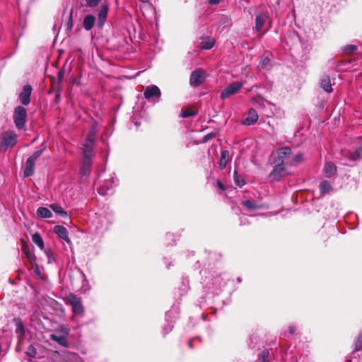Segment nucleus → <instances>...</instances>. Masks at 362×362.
Masks as SVG:
<instances>
[{"mask_svg": "<svg viewBox=\"0 0 362 362\" xmlns=\"http://www.w3.org/2000/svg\"><path fill=\"white\" fill-rule=\"evenodd\" d=\"M50 338L57 342L59 344L66 346L67 345L66 338L63 335H59L57 334H52Z\"/></svg>", "mask_w": 362, "mask_h": 362, "instance_id": "obj_30", "label": "nucleus"}, {"mask_svg": "<svg viewBox=\"0 0 362 362\" xmlns=\"http://www.w3.org/2000/svg\"><path fill=\"white\" fill-rule=\"evenodd\" d=\"M295 331H296V328H295L294 326L290 325L288 327V333H289L290 335L293 334L295 333Z\"/></svg>", "mask_w": 362, "mask_h": 362, "instance_id": "obj_42", "label": "nucleus"}, {"mask_svg": "<svg viewBox=\"0 0 362 362\" xmlns=\"http://www.w3.org/2000/svg\"><path fill=\"white\" fill-rule=\"evenodd\" d=\"M95 23V17L93 15H87L83 21V27L86 30H90Z\"/></svg>", "mask_w": 362, "mask_h": 362, "instance_id": "obj_16", "label": "nucleus"}, {"mask_svg": "<svg viewBox=\"0 0 362 362\" xmlns=\"http://www.w3.org/2000/svg\"><path fill=\"white\" fill-rule=\"evenodd\" d=\"M215 43V40L211 37H203L200 42V48L202 49H211Z\"/></svg>", "mask_w": 362, "mask_h": 362, "instance_id": "obj_20", "label": "nucleus"}, {"mask_svg": "<svg viewBox=\"0 0 362 362\" xmlns=\"http://www.w3.org/2000/svg\"><path fill=\"white\" fill-rule=\"evenodd\" d=\"M144 96L148 101L158 102L161 96V92L157 86L151 85L146 88Z\"/></svg>", "mask_w": 362, "mask_h": 362, "instance_id": "obj_8", "label": "nucleus"}, {"mask_svg": "<svg viewBox=\"0 0 362 362\" xmlns=\"http://www.w3.org/2000/svg\"><path fill=\"white\" fill-rule=\"evenodd\" d=\"M13 119L17 129H23L27 119L26 109L21 105L16 106L13 111Z\"/></svg>", "mask_w": 362, "mask_h": 362, "instance_id": "obj_3", "label": "nucleus"}, {"mask_svg": "<svg viewBox=\"0 0 362 362\" xmlns=\"http://www.w3.org/2000/svg\"><path fill=\"white\" fill-rule=\"evenodd\" d=\"M114 185H116V184L115 183V181L112 179L107 180L105 181L103 185L98 188V193L103 196L108 194V190L112 189Z\"/></svg>", "mask_w": 362, "mask_h": 362, "instance_id": "obj_14", "label": "nucleus"}, {"mask_svg": "<svg viewBox=\"0 0 362 362\" xmlns=\"http://www.w3.org/2000/svg\"><path fill=\"white\" fill-rule=\"evenodd\" d=\"M97 133H98L97 126H96V124H93L90 127V129L89 130L87 138L91 139H95Z\"/></svg>", "mask_w": 362, "mask_h": 362, "instance_id": "obj_35", "label": "nucleus"}, {"mask_svg": "<svg viewBox=\"0 0 362 362\" xmlns=\"http://www.w3.org/2000/svg\"><path fill=\"white\" fill-rule=\"evenodd\" d=\"M356 49V47L355 45H349L346 48V50L349 52H353Z\"/></svg>", "mask_w": 362, "mask_h": 362, "instance_id": "obj_43", "label": "nucleus"}, {"mask_svg": "<svg viewBox=\"0 0 362 362\" xmlns=\"http://www.w3.org/2000/svg\"><path fill=\"white\" fill-rule=\"evenodd\" d=\"M274 168L272 171L269 173V178L273 181H279L282 177L286 176L290 173L289 168L291 166H288L284 164L280 163H273Z\"/></svg>", "mask_w": 362, "mask_h": 362, "instance_id": "obj_5", "label": "nucleus"}, {"mask_svg": "<svg viewBox=\"0 0 362 362\" xmlns=\"http://www.w3.org/2000/svg\"><path fill=\"white\" fill-rule=\"evenodd\" d=\"M323 172L325 176L330 177L337 172L336 166L332 163H327L324 167Z\"/></svg>", "mask_w": 362, "mask_h": 362, "instance_id": "obj_23", "label": "nucleus"}, {"mask_svg": "<svg viewBox=\"0 0 362 362\" xmlns=\"http://www.w3.org/2000/svg\"><path fill=\"white\" fill-rule=\"evenodd\" d=\"M320 190L322 195L329 193L332 190V187L329 181L324 180L320 184Z\"/></svg>", "mask_w": 362, "mask_h": 362, "instance_id": "obj_29", "label": "nucleus"}, {"mask_svg": "<svg viewBox=\"0 0 362 362\" xmlns=\"http://www.w3.org/2000/svg\"><path fill=\"white\" fill-rule=\"evenodd\" d=\"M233 177H234V182L237 185L242 187L245 185L244 180L243 179V177L240 175H239L238 174L237 171H235V170L234 171Z\"/></svg>", "mask_w": 362, "mask_h": 362, "instance_id": "obj_34", "label": "nucleus"}, {"mask_svg": "<svg viewBox=\"0 0 362 362\" xmlns=\"http://www.w3.org/2000/svg\"><path fill=\"white\" fill-rule=\"evenodd\" d=\"M321 88L327 93H331L332 91V83L329 76L327 75H323L320 80Z\"/></svg>", "mask_w": 362, "mask_h": 362, "instance_id": "obj_21", "label": "nucleus"}, {"mask_svg": "<svg viewBox=\"0 0 362 362\" xmlns=\"http://www.w3.org/2000/svg\"><path fill=\"white\" fill-rule=\"evenodd\" d=\"M16 333L18 339V343L21 344L24 340L25 337V329L23 324L21 321H19L16 323Z\"/></svg>", "mask_w": 362, "mask_h": 362, "instance_id": "obj_22", "label": "nucleus"}, {"mask_svg": "<svg viewBox=\"0 0 362 362\" xmlns=\"http://www.w3.org/2000/svg\"><path fill=\"white\" fill-rule=\"evenodd\" d=\"M173 327V325L172 324V322H170L168 324V326H165L164 328H163V332L164 334H167L168 332H169L170 331L172 330Z\"/></svg>", "mask_w": 362, "mask_h": 362, "instance_id": "obj_41", "label": "nucleus"}, {"mask_svg": "<svg viewBox=\"0 0 362 362\" xmlns=\"http://www.w3.org/2000/svg\"><path fill=\"white\" fill-rule=\"evenodd\" d=\"M210 138H211V136L210 134H208V135L205 136V137H204L205 141H207Z\"/></svg>", "mask_w": 362, "mask_h": 362, "instance_id": "obj_47", "label": "nucleus"}, {"mask_svg": "<svg viewBox=\"0 0 362 362\" xmlns=\"http://www.w3.org/2000/svg\"><path fill=\"white\" fill-rule=\"evenodd\" d=\"M32 240L41 250H44V241L40 233H34L32 235Z\"/></svg>", "mask_w": 362, "mask_h": 362, "instance_id": "obj_28", "label": "nucleus"}, {"mask_svg": "<svg viewBox=\"0 0 362 362\" xmlns=\"http://www.w3.org/2000/svg\"><path fill=\"white\" fill-rule=\"evenodd\" d=\"M91 158H84L83 166L81 169V174L83 176H86L90 173L91 166Z\"/></svg>", "mask_w": 362, "mask_h": 362, "instance_id": "obj_25", "label": "nucleus"}, {"mask_svg": "<svg viewBox=\"0 0 362 362\" xmlns=\"http://www.w3.org/2000/svg\"><path fill=\"white\" fill-rule=\"evenodd\" d=\"M217 184H218V186L219 188H221L222 189H224L223 184L220 181H218Z\"/></svg>", "mask_w": 362, "mask_h": 362, "instance_id": "obj_46", "label": "nucleus"}, {"mask_svg": "<svg viewBox=\"0 0 362 362\" xmlns=\"http://www.w3.org/2000/svg\"><path fill=\"white\" fill-rule=\"evenodd\" d=\"M269 19V15L267 13H260L257 15L255 18V29L257 32H259L262 30L265 23Z\"/></svg>", "mask_w": 362, "mask_h": 362, "instance_id": "obj_12", "label": "nucleus"}, {"mask_svg": "<svg viewBox=\"0 0 362 362\" xmlns=\"http://www.w3.org/2000/svg\"><path fill=\"white\" fill-rule=\"evenodd\" d=\"M104 222H105L104 219H99L98 220V224L101 223V225H100V226L95 225V228L99 232H103V230L107 229L106 224H105V225L103 224Z\"/></svg>", "mask_w": 362, "mask_h": 362, "instance_id": "obj_36", "label": "nucleus"}, {"mask_svg": "<svg viewBox=\"0 0 362 362\" xmlns=\"http://www.w3.org/2000/svg\"><path fill=\"white\" fill-rule=\"evenodd\" d=\"M21 250L30 263L33 264L35 262L36 257L35 254L30 250V247L26 243H23Z\"/></svg>", "mask_w": 362, "mask_h": 362, "instance_id": "obj_15", "label": "nucleus"}, {"mask_svg": "<svg viewBox=\"0 0 362 362\" xmlns=\"http://www.w3.org/2000/svg\"><path fill=\"white\" fill-rule=\"evenodd\" d=\"M269 353L268 350H263L259 355L257 358L258 362H269Z\"/></svg>", "mask_w": 362, "mask_h": 362, "instance_id": "obj_32", "label": "nucleus"}, {"mask_svg": "<svg viewBox=\"0 0 362 362\" xmlns=\"http://www.w3.org/2000/svg\"><path fill=\"white\" fill-rule=\"evenodd\" d=\"M95 139L86 138L84 144H83V156L86 158L93 157V148L94 146Z\"/></svg>", "mask_w": 362, "mask_h": 362, "instance_id": "obj_11", "label": "nucleus"}, {"mask_svg": "<svg viewBox=\"0 0 362 362\" xmlns=\"http://www.w3.org/2000/svg\"><path fill=\"white\" fill-rule=\"evenodd\" d=\"M66 301L71 306V310L74 315L83 316L84 309L81 298L74 294H69L67 296Z\"/></svg>", "mask_w": 362, "mask_h": 362, "instance_id": "obj_6", "label": "nucleus"}, {"mask_svg": "<svg viewBox=\"0 0 362 362\" xmlns=\"http://www.w3.org/2000/svg\"><path fill=\"white\" fill-rule=\"evenodd\" d=\"M362 349V335L358 336L356 341V350H360Z\"/></svg>", "mask_w": 362, "mask_h": 362, "instance_id": "obj_40", "label": "nucleus"}, {"mask_svg": "<svg viewBox=\"0 0 362 362\" xmlns=\"http://www.w3.org/2000/svg\"><path fill=\"white\" fill-rule=\"evenodd\" d=\"M43 150L42 149H40V150H37L36 151L34 152V153L33 155H31L28 158L34 160V161H36V160L40 156V155L42 154Z\"/></svg>", "mask_w": 362, "mask_h": 362, "instance_id": "obj_39", "label": "nucleus"}, {"mask_svg": "<svg viewBox=\"0 0 362 362\" xmlns=\"http://www.w3.org/2000/svg\"><path fill=\"white\" fill-rule=\"evenodd\" d=\"M54 232L62 239L69 241L68 231L65 227L60 225L55 226Z\"/></svg>", "mask_w": 362, "mask_h": 362, "instance_id": "obj_19", "label": "nucleus"}, {"mask_svg": "<svg viewBox=\"0 0 362 362\" xmlns=\"http://www.w3.org/2000/svg\"><path fill=\"white\" fill-rule=\"evenodd\" d=\"M270 66V59L268 56H264L262 57L259 63V69H267Z\"/></svg>", "mask_w": 362, "mask_h": 362, "instance_id": "obj_31", "label": "nucleus"}, {"mask_svg": "<svg viewBox=\"0 0 362 362\" xmlns=\"http://www.w3.org/2000/svg\"><path fill=\"white\" fill-rule=\"evenodd\" d=\"M51 209H52L57 215L61 217H67L68 214L66 211H64L61 206L57 204H52L49 205Z\"/></svg>", "mask_w": 362, "mask_h": 362, "instance_id": "obj_26", "label": "nucleus"}, {"mask_svg": "<svg viewBox=\"0 0 362 362\" xmlns=\"http://www.w3.org/2000/svg\"><path fill=\"white\" fill-rule=\"evenodd\" d=\"M242 204L250 211L264 208L263 204H257L252 200L243 201Z\"/></svg>", "mask_w": 362, "mask_h": 362, "instance_id": "obj_18", "label": "nucleus"}, {"mask_svg": "<svg viewBox=\"0 0 362 362\" xmlns=\"http://www.w3.org/2000/svg\"><path fill=\"white\" fill-rule=\"evenodd\" d=\"M17 140V134L13 131H7L0 135V151L13 147Z\"/></svg>", "mask_w": 362, "mask_h": 362, "instance_id": "obj_4", "label": "nucleus"}, {"mask_svg": "<svg viewBox=\"0 0 362 362\" xmlns=\"http://www.w3.org/2000/svg\"><path fill=\"white\" fill-rule=\"evenodd\" d=\"M37 216L42 218H48L52 217V213L46 207H39L36 211Z\"/></svg>", "mask_w": 362, "mask_h": 362, "instance_id": "obj_24", "label": "nucleus"}, {"mask_svg": "<svg viewBox=\"0 0 362 362\" xmlns=\"http://www.w3.org/2000/svg\"><path fill=\"white\" fill-rule=\"evenodd\" d=\"M229 158V152L226 150L222 151L221 153V158L219 161V166L221 169L226 167Z\"/></svg>", "mask_w": 362, "mask_h": 362, "instance_id": "obj_27", "label": "nucleus"}, {"mask_svg": "<svg viewBox=\"0 0 362 362\" xmlns=\"http://www.w3.org/2000/svg\"><path fill=\"white\" fill-rule=\"evenodd\" d=\"M259 116L255 109H250L246 118L244 119L243 124L245 125H252L257 122Z\"/></svg>", "mask_w": 362, "mask_h": 362, "instance_id": "obj_13", "label": "nucleus"}, {"mask_svg": "<svg viewBox=\"0 0 362 362\" xmlns=\"http://www.w3.org/2000/svg\"><path fill=\"white\" fill-rule=\"evenodd\" d=\"M35 163V161H34L30 158L27 159L25 165V168H24V171H23L24 175L25 177H30L33 175Z\"/></svg>", "mask_w": 362, "mask_h": 362, "instance_id": "obj_17", "label": "nucleus"}, {"mask_svg": "<svg viewBox=\"0 0 362 362\" xmlns=\"http://www.w3.org/2000/svg\"><path fill=\"white\" fill-rule=\"evenodd\" d=\"M272 163H280L288 166H296L303 161V154H294L290 147H281L272 153Z\"/></svg>", "mask_w": 362, "mask_h": 362, "instance_id": "obj_1", "label": "nucleus"}, {"mask_svg": "<svg viewBox=\"0 0 362 362\" xmlns=\"http://www.w3.org/2000/svg\"><path fill=\"white\" fill-rule=\"evenodd\" d=\"M188 345H189V346L190 348H192V341H189L188 342Z\"/></svg>", "mask_w": 362, "mask_h": 362, "instance_id": "obj_49", "label": "nucleus"}, {"mask_svg": "<svg viewBox=\"0 0 362 362\" xmlns=\"http://www.w3.org/2000/svg\"><path fill=\"white\" fill-rule=\"evenodd\" d=\"M220 277H216L215 279V283L214 284L216 287L220 286V282H219Z\"/></svg>", "mask_w": 362, "mask_h": 362, "instance_id": "obj_44", "label": "nucleus"}, {"mask_svg": "<svg viewBox=\"0 0 362 362\" xmlns=\"http://www.w3.org/2000/svg\"><path fill=\"white\" fill-rule=\"evenodd\" d=\"M360 152H361V149H360V148L356 151V156H359Z\"/></svg>", "mask_w": 362, "mask_h": 362, "instance_id": "obj_48", "label": "nucleus"}, {"mask_svg": "<svg viewBox=\"0 0 362 362\" xmlns=\"http://www.w3.org/2000/svg\"><path fill=\"white\" fill-rule=\"evenodd\" d=\"M206 73L202 69H197L192 72L189 78V83L196 87L203 83L206 78Z\"/></svg>", "mask_w": 362, "mask_h": 362, "instance_id": "obj_7", "label": "nucleus"}, {"mask_svg": "<svg viewBox=\"0 0 362 362\" xmlns=\"http://www.w3.org/2000/svg\"><path fill=\"white\" fill-rule=\"evenodd\" d=\"M32 90L33 88L31 86H24L22 91L20 93L18 96V99L23 105H27L30 103Z\"/></svg>", "mask_w": 362, "mask_h": 362, "instance_id": "obj_10", "label": "nucleus"}, {"mask_svg": "<svg viewBox=\"0 0 362 362\" xmlns=\"http://www.w3.org/2000/svg\"><path fill=\"white\" fill-rule=\"evenodd\" d=\"M253 103L259 106H262L264 105V103H267L268 104H270L268 101L265 100L262 96L260 95H257L252 98Z\"/></svg>", "mask_w": 362, "mask_h": 362, "instance_id": "obj_33", "label": "nucleus"}, {"mask_svg": "<svg viewBox=\"0 0 362 362\" xmlns=\"http://www.w3.org/2000/svg\"><path fill=\"white\" fill-rule=\"evenodd\" d=\"M210 4L215 5L220 3V0H209V1Z\"/></svg>", "mask_w": 362, "mask_h": 362, "instance_id": "obj_45", "label": "nucleus"}, {"mask_svg": "<svg viewBox=\"0 0 362 362\" xmlns=\"http://www.w3.org/2000/svg\"><path fill=\"white\" fill-rule=\"evenodd\" d=\"M101 0H86V6L88 7L94 8L97 6ZM109 4L107 0H105V1L100 6L98 9L97 10V26L99 28H102L107 21V17L109 11Z\"/></svg>", "mask_w": 362, "mask_h": 362, "instance_id": "obj_2", "label": "nucleus"}, {"mask_svg": "<svg viewBox=\"0 0 362 362\" xmlns=\"http://www.w3.org/2000/svg\"><path fill=\"white\" fill-rule=\"evenodd\" d=\"M196 114V112L193 111L192 110H186L181 112V116L182 117L194 116Z\"/></svg>", "mask_w": 362, "mask_h": 362, "instance_id": "obj_37", "label": "nucleus"}, {"mask_svg": "<svg viewBox=\"0 0 362 362\" xmlns=\"http://www.w3.org/2000/svg\"><path fill=\"white\" fill-rule=\"evenodd\" d=\"M26 354L30 357H35L36 355V350L33 346L30 345L26 351Z\"/></svg>", "mask_w": 362, "mask_h": 362, "instance_id": "obj_38", "label": "nucleus"}, {"mask_svg": "<svg viewBox=\"0 0 362 362\" xmlns=\"http://www.w3.org/2000/svg\"><path fill=\"white\" fill-rule=\"evenodd\" d=\"M243 86L241 82H233L226 86L221 93V98L225 100L237 93Z\"/></svg>", "mask_w": 362, "mask_h": 362, "instance_id": "obj_9", "label": "nucleus"}]
</instances>
